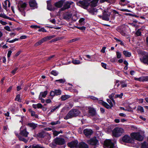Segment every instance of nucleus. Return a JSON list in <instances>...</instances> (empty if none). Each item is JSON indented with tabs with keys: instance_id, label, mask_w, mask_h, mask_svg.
Masks as SVG:
<instances>
[{
	"instance_id": "f257e3e1",
	"label": "nucleus",
	"mask_w": 148,
	"mask_h": 148,
	"mask_svg": "<svg viewBox=\"0 0 148 148\" xmlns=\"http://www.w3.org/2000/svg\"><path fill=\"white\" fill-rule=\"evenodd\" d=\"M80 114V112L78 110L76 109H73L69 112L64 117V119L67 120L74 117H76L78 116Z\"/></svg>"
},
{
	"instance_id": "f03ea898",
	"label": "nucleus",
	"mask_w": 148,
	"mask_h": 148,
	"mask_svg": "<svg viewBox=\"0 0 148 148\" xmlns=\"http://www.w3.org/2000/svg\"><path fill=\"white\" fill-rule=\"evenodd\" d=\"M112 132L113 136L118 138L122 135L124 132V130L122 128L116 127L113 130Z\"/></svg>"
},
{
	"instance_id": "7ed1b4c3",
	"label": "nucleus",
	"mask_w": 148,
	"mask_h": 148,
	"mask_svg": "<svg viewBox=\"0 0 148 148\" xmlns=\"http://www.w3.org/2000/svg\"><path fill=\"white\" fill-rule=\"evenodd\" d=\"M65 143L64 139L62 138L56 137L53 140V141L50 145H51L53 146L56 147V145H62Z\"/></svg>"
},
{
	"instance_id": "20e7f679",
	"label": "nucleus",
	"mask_w": 148,
	"mask_h": 148,
	"mask_svg": "<svg viewBox=\"0 0 148 148\" xmlns=\"http://www.w3.org/2000/svg\"><path fill=\"white\" fill-rule=\"evenodd\" d=\"M130 136L132 138L133 140H135L139 141H142L144 137L139 132H134L130 134Z\"/></svg>"
},
{
	"instance_id": "39448f33",
	"label": "nucleus",
	"mask_w": 148,
	"mask_h": 148,
	"mask_svg": "<svg viewBox=\"0 0 148 148\" xmlns=\"http://www.w3.org/2000/svg\"><path fill=\"white\" fill-rule=\"evenodd\" d=\"M27 6V4L25 2H23V1H20L18 2L17 8L18 10L20 12H23L24 14H25V10Z\"/></svg>"
},
{
	"instance_id": "423d86ee",
	"label": "nucleus",
	"mask_w": 148,
	"mask_h": 148,
	"mask_svg": "<svg viewBox=\"0 0 148 148\" xmlns=\"http://www.w3.org/2000/svg\"><path fill=\"white\" fill-rule=\"evenodd\" d=\"M122 141L123 142L126 143H133L134 140H133L132 138L127 135H125L122 138Z\"/></svg>"
},
{
	"instance_id": "0eeeda50",
	"label": "nucleus",
	"mask_w": 148,
	"mask_h": 148,
	"mask_svg": "<svg viewBox=\"0 0 148 148\" xmlns=\"http://www.w3.org/2000/svg\"><path fill=\"white\" fill-rule=\"evenodd\" d=\"M77 4L84 9H86L89 5L90 3L85 1H79L77 3Z\"/></svg>"
},
{
	"instance_id": "6e6552de",
	"label": "nucleus",
	"mask_w": 148,
	"mask_h": 148,
	"mask_svg": "<svg viewBox=\"0 0 148 148\" xmlns=\"http://www.w3.org/2000/svg\"><path fill=\"white\" fill-rule=\"evenodd\" d=\"M87 143L90 145L96 146L99 143V141L97 139L96 137H94L90 139L87 140Z\"/></svg>"
},
{
	"instance_id": "1a4fd4ad",
	"label": "nucleus",
	"mask_w": 148,
	"mask_h": 148,
	"mask_svg": "<svg viewBox=\"0 0 148 148\" xmlns=\"http://www.w3.org/2000/svg\"><path fill=\"white\" fill-rule=\"evenodd\" d=\"M116 30L119 32L122 36H125L126 35V27L123 25L118 27L116 29Z\"/></svg>"
},
{
	"instance_id": "9d476101",
	"label": "nucleus",
	"mask_w": 148,
	"mask_h": 148,
	"mask_svg": "<svg viewBox=\"0 0 148 148\" xmlns=\"http://www.w3.org/2000/svg\"><path fill=\"white\" fill-rule=\"evenodd\" d=\"M49 136V133L46 132L45 131L43 130L37 134H35V137L37 138H43L46 136Z\"/></svg>"
},
{
	"instance_id": "9b49d317",
	"label": "nucleus",
	"mask_w": 148,
	"mask_h": 148,
	"mask_svg": "<svg viewBox=\"0 0 148 148\" xmlns=\"http://www.w3.org/2000/svg\"><path fill=\"white\" fill-rule=\"evenodd\" d=\"M104 146L107 148H116L114 143L111 140H106L104 142Z\"/></svg>"
},
{
	"instance_id": "f8f14e48",
	"label": "nucleus",
	"mask_w": 148,
	"mask_h": 148,
	"mask_svg": "<svg viewBox=\"0 0 148 148\" xmlns=\"http://www.w3.org/2000/svg\"><path fill=\"white\" fill-rule=\"evenodd\" d=\"M78 141L77 140H73L67 143L68 146L71 148H77L78 147Z\"/></svg>"
},
{
	"instance_id": "ddd939ff",
	"label": "nucleus",
	"mask_w": 148,
	"mask_h": 148,
	"mask_svg": "<svg viewBox=\"0 0 148 148\" xmlns=\"http://www.w3.org/2000/svg\"><path fill=\"white\" fill-rule=\"evenodd\" d=\"M29 3L32 10L37 8V4L35 0H30L29 1Z\"/></svg>"
},
{
	"instance_id": "4468645a",
	"label": "nucleus",
	"mask_w": 148,
	"mask_h": 148,
	"mask_svg": "<svg viewBox=\"0 0 148 148\" xmlns=\"http://www.w3.org/2000/svg\"><path fill=\"white\" fill-rule=\"evenodd\" d=\"M100 18H101L102 20L107 21L109 20V15L107 13L106 11L104 10L102 16H99Z\"/></svg>"
},
{
	"instance_id": "2eb2a0df",
	"label": "nucleus",
	"mask_w": 148,
	"mask_h": 148,
	"mask_svg": "<svg viewBox=\"0 0 148 148\" xmlns=\"http://www.w3.org/2000/svg\"><path fill=\"white\" fill-rule=\"evenodd\" d=\"M88 112L90 115L92 116H94L96 115V110L94 108L90 107H88Z\"/></svg>"
},
{
	"instance_id": "dca6fc26",
	"label": "nucleus",
	"mask_w": 148,
	"mask_h": 148,
	"mask_svg": "<svg viewBox=\"0 0 148 148\" xmlns=\"http://www.w3.org/2000/svg\"><path fill=\"white\" fill-rule=\"evenodd\" d=\"M140 60L141 62L148 65V54L144 55L142 58H140Z\"/></svg>"
},
{
	"instance_id": "f3484780",
	"label": "nucleus",
	"mask_w": 148,
	"mask_h": 148,
	"mask_svg": "<svg viewBox=\"0 0 148 148\" xmlns=\"http://www.w3.org/2000/svg\"><path fill=\"white\" fill-rule=\"evenodd\" d=\"M70 8V4L69 3V1L66 2L62 8H61L59 10L60 11H63L66 9H68Z\"/></svg>"
},
{
	"instance_id": "a211bd4d",
	"label": "nucleus",
	"mask_w": 148,
	"mask_h": 148,
	"mask_svg": "<svg viewBox=\"0 0 148 148\" xmlns=\"http://www.w3.org/2000/svg\"><path fill=\"white\" fill-rule=\"evenodd\" d=\"M83 133L86 136H89L92 134L93 131L91 129H86L84 130Z\"/></svg>"
},
{
	"instance_id": "6ab92c4d",
	"label": "nucleus",
	"mask_w": 148,
	"mask_h": 148,
	"mask_svg": "<svg viewBox=\"0 0 148 148\" xmlns=\"http://www.w3.org/2000/svg\"><path fill=\"white\" fill-rule=\"evenodd\" d=\"M64 0H61L55 3L54 4V5L57 8H61L63 6Z\"/></svg>"
},
{
	"instance_id": "aec40b11",
	"label": "nucleus",
	"mask_w": 148,
	"mask_h": 148,
	"mask_svg": "<svg viewBox=\"0 0 148 148\" xmlns=\"http://www.w3.org/2000/svg\"><path fill=\"white\" fill-rule=\"evenodd\" d=\"M47 9L50 11H54L55 9L54 7H52L50 1H47Z\"/></svg>"
},
{
	"instance_id": "412c9836",
	"label": "nucleus",
	"mask_w": 148,
	"mask_h": 148,
	"mask_svg": "<svg viewBox=\"0 0 148 148\" xmlns=\"http://www.w3.org/2000/svg\"><path fill=\"white\" fill-rule=\"evenodd\" d=\"M72 14L69 13L68 12L64 14L63 15V18L66 20L70 19L72 17Z\"/></svg>"
},
{
	"instance_id": "4be33fe9",
	"label": "nucleus",
	"mask_w": 148,
	"mask_h": 148,
	"mask_svg": "<svg viewBox=\"0 0 148 148\" xmlns=\"http://www.w3.org/2000/svg\"><path fill=\"white\" fill-rule=\"evenodd\" d=\"M79 148H88V145L85 143L82 142H80L78 145Z\"/></svg>"
},
{
	"instance_id": "5701e85b",
	"label": "nucleus",
	"mask_w": 148,
	"mask_h": 148,
	"mask_svg": "<svg viewBox=\"0 0 148 148\" xmlns=\"http://www.w3.org/2000/svg\"><path fill=\"white\" fill-rule=\"evenodd\" d=\"M29 133L27 131L26 128L24 129L23 130H20L19 134L25 137H27Z\"/></svg>"
},
{
	"instance_id": "b1692460",
	"label": "nucleus",
	"mask_w": 148,
	"mask_h": 148,
	"mask_svg": "<svg viewBox=\"0 0 148 148\" xmlns=\"http://www.w3.org/2000/svg\"><path fill=\"white\" fill-rule=\"evenodd\" d=\"M27 125L31 128L32 129L34 130L38 127V124L33 123H28Z\"/></svg>"
},
{
	"instance_id": "393cba45",
	"label": "nucleus",
	"mask_w": 148,
	"mask_h": 148,
	"mask_svg": "<svg viewBox=\"0 0 148 148\" xmlns=\"http://www.w3.org/2000/svg\"><path fill=\"white\" fill-rule=\"evenodd\" d=\"M46 38H42L41 40H40L38 42H37L35 44V47H37L39 45H41L44 42L46 41Z\"/></svg>"
},
{
	"instance_id": "a878e982",
	"label": "nucleus",
	"mask_w": 148,
	"mask_h": 148,
	"mask_svg": "<svg viewBox=\"0 0 148 148\" xmlns=\"http://www.w3.org/2000/svg\"><path fill=\"white\" fill-rule=\"evenodd\" d=\"M71 97V96L69 95H62L60 98L62 101H65L66 99L69 98Z\"/></svg>"
},
{
	"instance_id": "bb28decb",
	"label": "nucleus",
	"mask_w": 148,
	"mask_h": 148,
	"mask_svg": "<svg viewBox=\"0 0 148 148\" xmlns=\"http://www.w3.org/2000/svg\"><path fill=\"white\" fill-rule=\"evenodd\" d=\"M16 109L15 104H13L11 106V107L9 108V110L12 112V114H14L15 112Z\"/></svg>"
},
{
	"instance_id": "cd10ccee",
	"label": "nucleus",
	"mask_w": 148,
	"mask_h": 148,
	"mask_svg": "<svg viewBox=\"0 0 148 148\" xmlns=\"http://www.w3.org/2000/svg\"><path fill=\"white\" fill-rule=\"evenodd\" d=\"M123 53L126 57H130L131 56V53L127 51H123Z\"/></svg>"
},
{
	"instance_id": "c85d7f7f",
	"label": "nucleus",
	"mask_w": 148,
	"mask_h": 148,
	"mask_svg": "<svg viewBox=\"0 0 148 148\" xmlns=\"http://www.w3.org/2000/svg\"><path fill=\"white\" fill-rule=\"evenodd\" d=\"M120 84L121 85V87L122 88L127 87V84L125 80L120 81Z\"/></svg>"
},
{
	"instance_id": "c756f323",
	"label": "nucleus",
	"mask_w": 148,
	"mask_h": 148,
	"mask_svg": "<svg viewBox=\"0 0 148 148\" xmlns=\"http://www.w3.org/2000/svg\"><path fill=\"white\" fill-rule=\"evenodd\" d=\"M99 0H92L91 2V6L92 7H95L97 5V4Z\"/></svg>"
},
{
	"instance_id": "7c9ffc66",
	"label": "nucleus",
	"mask_w": 148,
	"mask_h": 148,
	"mask_svg": "<svg viewBox=\"0 0 148 148\" xmlns=\"http://www.w3.org/2000/svg\"><path fill=\"white\" fill-rule=\"evenodd\" d=\"M18 137L20 140L23 141L25 143H27V140L20 135H18Z\"/></svg>"
},
{
	"instance_id": "2f4dec72",
	"label": "nucleus",
	"mask_w": 148,
	"mask_h": 148,
	"mask_svg": "<svg viewBox=\"0 0 148 148\" xmlns=\"http://www.w3.org/2000/svg\"><path fill=\"white\" fill-rule=\"evenodd\" d=\"M28 148H45L43 147L40 146L38 145H33L32 146H29Z\"/></svg>"
},
{
	"instance_id": "473e14b6",
	"label": "nucleus",
	"mask_w": 148,
	"mask_h": 148,
	"mask_svg": "<svg viewBox=\"0 0 148 148\" xmlns=\"http://www.w3.org/2000/svg\"><path fill=\"white\" fill-rule=\"evenodd\" d=\"M54 91L56 95H59L61 94L62 91L60 89H55Z\"/></svg>"
},
{
	"instance_id": "72a5a7b5",
	"label": "nucleus",
	"mask_w": 148,
	"mask_h": 148,
	"mask_svg": "<svg viewBox=\"0 0 148 148\" xmlns=\"http://www.w3.org/2000/svg\"><path fill=\"white\" fill-rule=\"evenodd\" d=\"M136 111H140L141 113L144 112V110L143 107L140 106H138Z\"/></svg>"
},
{
	"instance_id": "f704fd0d",
	"label": "nucleus",
	"mask_w": 148,
	"mask_h": 148,
	"mask_svg": "<svg viewBox=\"0 0 148 148\" xmlns=\"http://www.w3.org/2000/svg\"><path fill=\"white\" fill-rule=\"evenodd\" d=\"M148 81V76L141 77V82H147Z\"/></svg>"
},
{
	"instance_id": "c9c22d12",
	"label": "nucleus",
	"mask_w": 148,
	"mask_h": 148,
	"mask_svg": "<svg viewBox=\"0 0 148 148\" xmlns=\"http://www.w3.org/2000/svg\"><path fill=\"white\" fill-rule=\"evenodd\" d=\"M61 105V104H59L57 106H55L53 107V108L51 110V112H54L57 109L59 108Z\"/></svg>"
},
{
	"instance_id": "e433bc0d",
	"label": "nucleus",
	"mask_w": 148,
	"mask_h": 148,
	"mask_svg": "<svg viewBox=\"0 0 148 148\" xmlns=\"http://www.w3.org/2000/svg\"><path fill=\"white\" fill-rule=\"evenodd\" d=\"M141 30V29H139L137 30L136 31L135 33V35H136V36H141L142 35L141 32L140 31Z\"/></svg>"
},
{
	"instance_id": "4c0bfd02",
	"label": "nucleus",
	"mask_w": 148,
	"mask_h": 148,
	"mask_svg": "<svg viewBox=\"0 0 148 148\" xmlns=\"http://www.w3.org/2000/svg\"><path fill=\"white\" fill-rule=\"evenodd\" d=\"M21 99L20 95L19 94L16 95L15 99V101H17L19 102H21Z\"/></svg>"
},
{
	"instance_id": "58836bf2",
	"label": "nucleus",
	"mask_w": 148,
	"mask_h": 148,
	"mask_svg": "<svg viewBox=\"0 0 148 148\" xmlns=\"http://www.w3.org/2000/svg\"><path fill=\"white\" fill-rule=\"evenodd\" d=\"M47 91L46 90L44 92H41L40 93V95H41L42 97L45 98L46 97V96L47 94Z\"/></svg>"
},
{
	"instance_id": "ea45409f",
	"label": "nucleus",
	"mask_w": 148,
	"mask_h": 148,
	"mask_svg": "<svg viewBox=\"0 0 148 148\" xmlns=\"http://www.w3.org/2000/svg\"><path fill=\"white\" fill-rule=\"evenodd\" d=\"M72 63L75 64H78L81 63V62L79 60L74 59L72 60Z\"/></svg>"
},
{
	"instance_id": "a19ab883",
	"label": "nucleus",
	"mask_w": 148,
	"mask_h": 148,
	"mask_svg": "<svg viewBox=\"0 0 148 148\" xmlns=\"http://www.w3.org/2000/svg\"><path fill=\"white\" fill-rule=\"evenodd\" d=\"M120 81L119 80H116L115 82H114L115 83V85L114 87L115 88H117L120 85Z\"/></svg>"
},
{
	"instance_id": "79ce46f5",
	"label": "nucleus",
	"mask_w": 148,
	"mask_h": 148,
	"mask_svg": "<svg viewBox=\"0 0 148 148\" xmlns=\"http://www.w3.org/2000/svg\"><path fill=\"white\" fill-rule=\"evenodd\" d=\"M55 37V36L54 35L48 36L46 37H44V38H46V41L50 40L51 39L54 38Z\"/></svg>"
},
{
	"instance_id": "37998d69",
	"label": "nucleus",
	"mask_w": 148,
	"mask_h": 148,
	"mask_svg": "<svg viewBox=\"0 0 148 148\" xmlns=\"http://www.w3.org/2000/svg\"><path fill=\"white\" fill-rule=\"evenodd\" d=\"M60 122L59 121H53L50 123V124L52 125H55L57 124H60Z\"/></svg>"
},
{
	"instance_id": "c03bdc74",
	"label": "nucleus",
	"mask_w": 148,
	"mask_h": 148,
	"mask_svg": "<svg viewBox=\"0 0 148 148\" xmlns=\"http://www.w3.org/2000/svg\"><path fill=\"white\" fill-rule=\"evenodd\" d=\"M56 82H59L60 83L64 84L65 82V80L64 79H60L55 80Z\"/></svg>"
},
{
	"instance_id": "a18cd8bd",
	"label": "nucleus",
	"mask_w": 148,
	"mask_h": 148,
	"mask_svg": "<svg viewBox=\"0 0 148 148\" xmlns=\"http://www.w3.org/2000/svg\"><path fill=\"white\" fill-rule=\"evenodd\" d=\"M51 74L55 76H57L58 73L56 70H52L51 73Z\"/></svg>"
},
{
	"instance_id": "49530a36",
	"label": "nucleus",
	"mask_w": 148,
	"mask_h": 148,
	"mask_svg": "<svg viewBox=\"0 0 148 148\" xmlns=\"http://www.w3.org/2000/svg\"><path fill=\"white\" fill-rule=\"evenodd\" d=\"M105 2H107L108 3H110V0H100L99 1V3H103Z\"/></svg>"
},
{
	"instance_id": "de8ad7c7",
	"label": "nucleus",
	"mask_w": 148,
	"mask_h": 148,
	"mask_svg": "<svg viewBox=\"0 0 148 148\" xmlns=\"http://www.w3.org/2000/svg\"><path fill=\"white\" fill-rule=\"evenodd\" d=\"M116 57L118 59L120 58L121 56V55L120 52L119 51H116Z\"/></svg>"
},
{
	"instance_id": "09e8293b",
	"label": "nucleus",
	"mask_w": 148,
	"mask_h": 148,
	"mask_svg": "<svg viewBox=\"0 0 148 148\" xmlns=\"http://www.w3.org/2000/svg\"><path fill=\"white\" fill-rule=\"evenodd\" d=\"M49 95L52 97L51 99L53 98V97L56 95L54 90H51L50 92Z\"/></svg>"
},
{
	"instance_id": "8fccbe9b",
	"label": "nucleus",
	"mask_w": 148,
	"mask_h": 148,
	"mask_svg": "<svg viewBox=\"0 0 148 148\" xmlns=\"http://www.w3.org/2000/svg\"><path fill=\"white\" fill-rule=\"evenodd\" d=\"M123 95V93H121L120 95L117 94L115 95V97L116 98H122V96Z\"/></svg>"
},
{
	"instance_id": "3c124183",
	"label": "nucleus",
	"mask_w": 148,
	"mask_h": 148,
	"mask_svg": "<svg viewBox=\"0 0 148 148\" xmlns=\"http://www.w3.org/2000/svg\"><path fill=\"white\" fill-rule=\"evenodd\" d=\"M111 105V106L109 105L107 103L105 106L104 107L105 108H106L107 109L111 108L113 106V105Z\"/></svg>"
},
{
	"instance_id": "603ef678",
	"label": "nucleus",
	"mask_w": 148,
	"mask_h": 148,
	"mask_svg": "<svg viewBox=\"0 0 148 148\" xmlns=\"http://www.w3.org/2000/svg\"><path fill=\"white\" fill-rule=\"evenodd\" d=\"M76 27L78 29H79L80 30H85L86 29V27H85L84 26H82L81 27Z\"/></svg>"
},
{
	"instance_id": "864d4df0",
	"label": "nucleus",
	"mask_w": 148,
	"mask_h": 148,
	"mask_svg": "<svg viewBox=\"0 0 148 148\" xmlns=\"http://www.w3.org/2000/svg\"><path fill=\"white\" fill-rule=\"evenodd\" d=\"M30 27L32 28H34L36 29L37 28H40V26H38L37 25H32Z\"/></svg>"
},
{
	"instance_id": "5fc2aeb1",
	"label": "nucleus",
	"mask_w": 148,
	"mask_h": 148,
	"mask_svg": "<svg viewBox=\"0 0 148 148\" xmlns=\"http://www.w3.org/2000/svg\"><path fill=\"white\" fill-rule=\"evenodd\" d=\"M79 39V38H77L73 39H71L70 40V42H73L77 41H78Z\"/></svg>"
},
{
	"instance_id": "6e6d98bb",
	"label": "nucleus",
	"mask_w": 148,
	"mask_h": 148,
	"mask_svg": "<svg viewBox=\"0 0 148 148\" xmlns=\"http://www.w3.org/2000/svg\"><path fill=\"white\" fill-rule=\"evenodd\" d=\"M38 31L39 32H47V30L44 27H42L39 29Z\"/></svg>"
},
{
	"instance_id": "4d7b16f0",
	"label": "nucleus",
	"mask_w": 148,
	"mask_h": 148,
	"mask_svg": "<svg viewBox=\"0 0 148 148\" xmlns=\"http://www.w3.org/2000/svg\"><path fill=\"white\" fill-rule=\"evenodd\" d=\"M12 53V51L11 50H9L8 51V54H7V57L8 58V60L10 57L11 54Z\"/></svg>"
},
{
	"instance_id": "13d9d810",
	"label": "nucleus",
	"mask_w": 148,
	"mask_h": 148,
	"mask_svg": "<svg viewBox=\"0 0 148 148\" xmlns=\"http://www.w3.org/2000/svg\"><path fill=\"white\" fill-rule=\"evenodd\" d=\"M99 102L100 103H101L102 105L103 106L105 107L107 103L105 102H104L102 100H101Z\"/></svg>"
},
{
	"instance_id": "bf43d9fd",
	"label": "nucleus",
	"mask_w": 148,
	"mask_h": 148,
	"mask_svg": "<svg viewBox=\"0 0 148 148\" xmlns=\"http://www.w3.org/2000/svg\"><path fill=\"white\" fill-rule=\"evenodd\" d=\"M59 134V133H58V131H54L53 132V134L54 136H58Z\"/></svg>"
},
{
	"instance_id": "052dcab7",
	"label": "nucleus",
	"mask_w": 148,
	"mask_h": 148,
	"mask_svg": "<svg viewBox=\"0 0 148 148\" xmlns=\"http://www.w3.org/2000/svg\"><path fill=\"white\" fill-rule=\"evenodd\" d=\"M4 29L8 31H11L10 27L8 26H6L4 27Z\"/></svg>"
},
{
	"instance_id": "680f3d73",
	"label": "nucleus",
	"mask_w": 148,
	"mask_h": 148,
	"mask_svg": "<svg viewBox=\"0 0 148 148\" xmlns=\"http://www.w3.org/2000/svg\"><path fill=\"white\" fill-rule=\"evenodd\" d=\"M18 69V68L17 67L15 68L13 70L12 72L11 73L13 74V75L15 74L16 73V71Z\"/></svg>"
},
{
	"instance_id": "e2e57ef3",
	"label": "nucleus",
	"mask_w": 148,
	"mask_h": 148,
	"mask_svg": "<svg viewBox=\"0 0 148 148\" xmlns=\"http://www.w3.org/2000/svg\"><path fill=\"white\" fill-rule=\"evenodd\" d=\"M22 52V51L21 50L19 51H18L15 54V56H14V57H17Z\"/></svg>"
},
{
	"instance_id": "0e129e2a",
	"label": "nucleus",
	"mask_w": 148,
	"mask_h": 148,
	"mask_svg": "<svg viewBox=\"0 0 148 148\" xmlns=\"http://www.w3.org/2000/svg\"><path fill=\"white\" fill-rule=\"evenodd\" d=\"M106 65H107L105 63H104L103 62H102L101 63V65L105 69H107Z\"/></svg>"
},
{
	"instance_id": "69168bd1",
	"label": "nucleus",
	"mask_w": 148,
	"mask_h": 148,
	"mask_svg": "<svg viewBox=\"0 0 148 148\" xmlns=\"http://www.w3.org/2000/svg\"><path fill=\"white\" fill-rule=\"evenodd\" d=\"M37 108H42V105L40 103H38L36 104Z\"/></svg>"
},
{
	"instance_id": "338daca9",
	"label": "nucleus",
	"mask_w": 148,
	"mask_h": 148,
	"mask_svg": "<svg viewBox=\"0 0 148 148\" xmlns=\"http://www.w3.org/2000/svg\"><path fill=\"white\" fill-rule=\"evenodd\" d=\"M0 23L3 25H5L8 24L7 23L1 20H0Z\"/></svg>"
},
{
	"instance_id": "774afa93",
	"label": "nucleus",
	"mask_w": 148,
	"mask_h": 148,
	"mask_svg": "<svg viewBox=\"0 0 148 148\" xmlns=\"http://www.w3.org/2000/svg\"><path fill=\"white\" fill-rule=\"evenodd\" d=\"M106 48V47H103L102 49L101 50V52L102 53H105V49Z\"/></svg>"
}]
</instances>
